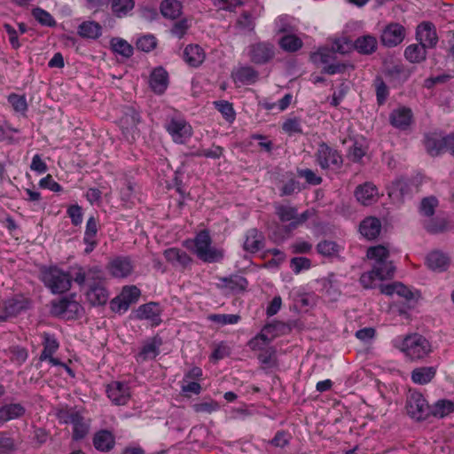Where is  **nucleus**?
<instances>
[{"label": "nucleus", "instance_id": "1", "mask_svg": "<svg viewBox=\"0 0 454 454\" xmlns=\"http://www.w3.org/2000/svg\"><path fill=\"white\" fill-rule=\"evenodd\" d=\"M55 416L60 424L72 426V440L74 442L84 439L90 431L91 419L84 416L83 409L59 405L55 408Z\"/></svg>", "mask_w": 454, "mask_h": 454}, {"label": "nucleus", "instance_id": "2", "mask_svg": "<svg viewBox=\"0 0 454 454\" xmlns=\"http://www.w3.org/2000/svg\"><path fill=\"white\" fill-rule=\"evenodd\" d=\"M392 345L411 361L422 360L433 351L430 341L419 333L397 336L393 339Z\"/></svg>", "mask_w": 454, "mask_h": 454}, {"label": "nucleus", "instance_id": "3", "mask_svg": "<svg viewBox=\"0 0 454 454\" xmlns=\"http://www.w3.org/2000/svg\"><path fill=\"white\" fill-rule=\"evenodd\" d=\"M212 239L207 230L200 231L194 239L195 254L204 262H217L223 260V249L211 246Z\"/></svg>", "mask_w": 454, "mask_h": 454}, {"label": "nucleus", "instance_id": "4", "mask_svg": "<svg viewBox=\"0 0 454 454\" xmlns=\"http://www.w3.org/2000/svg\"><path fill=\"white\" fill-rule=\"evenodd\" d=\"M42 281L52 294H63L70 289L72 284L70 274L56 266L42 270Z\"/></svg>", "mask_w": 454, "mask_h": 454}, {"label": "nucleus", "instance_id": "5", "mask_svg": "<svg viewBox=\"0 0 454 454\" xmlns=\"http://www.w3.org/2000/svg\"><path fill=\"white\" fill-rule=\"evenodd\" d=\"M316 162L322 169H340L343 164L341 154L326 143H320L315 153Z\"/></svg>", "mask_w": 454, "mask_h": 454}, {"label": "nucleus", "instance_id": "6", "mask_svg": "<svg viewBox=\"0 0 454 454\" xmlns=\"http://www.w3.org/2000/svg\"><path fill=\"white\" fill-rule=\"evenodd\" d=\"M335 51L329 48H321L310 56L314 64L324 66L323 72L327 74H340L346 69V65L335 61Z\"/></svg>", "mask_w": 454, "mask_h": 454}, {"label": "nucleus", "instance_id": "7", "mask_svg": "<svg viewBox=\"0 0 454 454\" xmlns=\"http://www.w3.org/2000/svg\"><path fill=\"white\" fill-rule=\"evenodd\" d=\"M408 415L418 421L425 420L430 416V406L424 395L417 391L410 392L406 399Z\"/></svg>", "mask_w": 454, "mask_h": 454}, {"label": "nucleus", "instance_id": "8", "mask_svg": "<svg viewBox=\"0 0 454 454\" xmlns=\"http://www.w3.org/2000/svg\"><path fill=\"white\" fill-rule=\"evenodd\" d=\"M165 128L176 144H184L193 133L192 126L182 117L170 118Z\"/></svg>", "mask_w": 454, "mask_h": 454}, {"label": "nucleus", "instance_id": "9", "mask_svg": "<svg viewBox=\"0 0 454 454\" xmlns=\"http://www.w3.org/2000/svg\"><path fill=\"white\" fill-rule=\"evenodd\" d=\"M105 273L99 266L79 267L74 278L78 286L86 285L88 288L105 283Z\"/></svg>", "mask_w": 454, "mask_h": 454}, {"label": "nucleus", "instance_id": "10", "mask_svg": "<svg viewBox=\"0 0 454 454\" xmlns=\"http://www.w3.org/2000/svg\"><path fill=\"white\" fill-rule=\"evenodd\" d=\"M366 256L372 262V267H377L379 270L386 268L388 273L394 275L395 268L389 260V251L386 247L381 245L371 247L367 249Z\"/></svg>", "mask_w": 454, "mask_h": 454}, {"label": "nucleus", "instance_id": "11", "mask_svg": "<svg viewBox=\"0 0 454 454\" xmlns=\"http://www.w3.org/2000/svg\"><path fill=\"white\" fill-rule=\"evenodd\" d=\"M250 60L258 65L270 61L275 56L274 45L269 42H259L247 47Z\"/></svg>", "mask_w": 454, "mask_h": 454}, {"label": "nucleus", "instance_id": "12", "mask_svg": "<svg viewBox=\"0 0 454 454\" xmlns=\"http://www.w3.org/2000/svg\"><path fill=\"white\" fill-rule=\"evenodd\" d=\"M82 307L79 302L69 299L62 298L58 301H53L51 305V314L62 318L71 319L79 316Z\"/></svg>", "mask_w": 454, "mask_h": 454}, {"label": "nucleus", "instance_id": "13", "mask_svg": "<svg viewBox=\"0 0 454 454\" xmlns=\"http://www.w3.org/2000/svg\"><path fill=\"white\" fill-rule=\"evenodd\" d=\"M106 392L114 405H126L131 397L130 387L127 382L112 381L106 386Z\"/></svg>", "mask_w": 454, "mask_h": 454}, {"label": "nucleus", "instance_id": "14", "mask_svg": "<svg viewBox=\"0 0 454 454\" xmlns=\"http://www.w3.org/2000/svg\"><path fill=\"white\" fill-rule=\"evenodd\" d=\"M141 295V291L136 286H126L119 296L112 301L113 309L127 311L131 304L136 303Z\"/></svg>", "mask_w": 454, "mask_h": 454}, {"label": "nucleus", "instance_id": "15", "mask_svg": "<svg viewBox=\"0 0 454 454\" xmlns=\"http://www.w3.org/2000/svg\"><path fill=\"white\" fill-rule=\"evenodd\" d=\"M134 262L129 256H116L107 264L106 269L115 278H126L134 271Z\"/></svg>", "mask_w": 454, "mask_h": 454}, {"label": "nucleus", "instance_id": "16", "mask_svg": "<svg viewBox=\"0 0 454 454\" xmlns=\"http://www.w3.org/2000/svg\"><path fill=\"white\" fill-rule=\"evenodd\" d=\"M162 309L158 302L150 301L140 305L135 312V317L139 320H147L153 326L161 324Z\"/></svg>", "mask_w": 454, "mask_h": 454}, {"label": "nucleus", "instance_id": "17", "mask_svg": "<svg viewBox=\"0 0 454 454\" xmlns=\"http://www.w3.org/2000/svg\"><path fill=\"white\" fill-rule=\"evenodd\" d=\"M416 39L426 49H433L438 43V35L434 25L429 21L420 23L416 28Z\"/></svg>", "mask_w": 454, "mask_h": 454}, {"label": "nucleus", "instance_id": "18", "mask_svg": "<svg viewBox=\"0 0 454 454\" xmlns=\"http://www.w3.org/2000/svg\"><path fill=\"white\" fill-rule=\"evenodd\" d=\"M405 37V28L399 23H390L385 27L380 40L384 46L395 47L400 44Z\"/></svg>", "mask_w": 454, "mask_h": 454}, {"label": "nucleus", "instance_id": "19", "mask_svg": "<svg viewBox=\"0 0 454 454\" xmlns=\"http://www.w3.org/2000/svg\"><path fill=\"white\" fill-rule=\"evenodd\" d=\"M393 274L387 272L386 268L379 270L377 267H372V270L364 272L360 276V284L365 289H372L377 286L378 282L393 278Z\"/></svg>", "mask_w": 454, "mask_h": 454}, {"label": "nucleus", "instance_id": "20", "mask_svg": "<svg viewBox=\"0 0 454 454\" xmlns=\"http://www.w3.org/2000/svg\"><path fill=\"white\" fill-rule=\"evenodd\" d=\"M28 307V301L23 297L10 298L0 303V309L4 311L9 319L17 317Z\"/></svg>", "mask_w": 454, "mask_h": 454}, {"label": "nucleus", "instance_id": "21", "mask_svg": "<svg viewBox=\"0 0 454 454\" xmlns=\"http://www.w3.org/2000/svg\"><path fill=\"white\" fill-rule=\"evenodd\" d=\"M94 448L100 452H109L115 446V436L106 429L96 432L92 438Z\"/></svg>", "mask_w": 454, "mask_h": 454}, {"label": "nucleus", "instance_id": "22", "mask_svg": "<svg viewBox=\"0 0 454 454\" xmlns=\"http://www.w3.org/2000/svg\"><path fill=\"white\" fill-rule=\"evenodd\" d=\"M356 200L363 205H371L379 197L378 188L371 182H365L356 187L355 191Z\"/></svg>", "mask_w": 454, "mask_h": 454}, {"label": "nucleus", "instance_id": "23", "mask_svg": "<svg viewBox=\"0 0 454 454\" xmlns=\"http://www.w3.org/2000/svg\"><path fill=\"white\" fill-rule=\"evenodd\" d=\"M425 146L430 155L437 156L446 152V136L430 133L425 137Z\"/></svg>", "mask_w": 454, "mask_h": 454}, {"label": "nucleus", "instance_id": "24", "mask_svg": "<svg viewBox=\"0 0 454 454\" xmlns=\"http://www.w3.org/2000/svg\"><path fill=\"white\" fill-rule=\"evenodd\" d=\"M389 121L395 128L406 129L411 123L412 112L410 108L399 107L391 112Z\"/></svg>", "mask_w": 454, "mask_h": 454}, {"label": "nucleus", "instance_id": "25", "mask_svg": "<svg viewBox=\"0 0 454 454\" xmlns=\"http://www.w3.org/2000/svg\"><path fill=\"white\" fill-rule=\"evenodd\" d=\"M264 247V236L257 229H250L246 233L243 248L248 253L255 254Z\"/></svg>", "mask_w": 454, "mask_h": 454}, {"label": "nucleus", "instance_id": "26", "mask_svg": "<svg viewBox=\"0 0 454 454\" xmlns=\"http://www.w3.org/2000/svg\"><path fill=\"white\" fill-rule=\"evenodd\" d=\"M140 122L139 113L132 106H125L123 109V115L120 120V125L122 133L127 136L130 130L137 128Z\"/></svg>", "mask_w": 454, "mask_h": 454}, {"label": "nucleus", "instance_id": "27", "mask_svg": "<svg viewBox=\"0 0 454 454\" xmlns=\"http://www.w3.org/2000/svg\"><path fill=\"white\" fill-rule=\"evenodd\" d=\"M163 254L165 259L175 267L185 268L192 262L189 254L180 248H168Z\"/></svg>", "mask_w": 454, "mask_h": 454}, {"label": "nucleus", "instance_id": "28", "mask_svg": "<svg viewBox=\"0 0 454 454\" xmlns=\"http://www.w3.org/2000/svg\"><path fill=\"white\" fill-rule=\"evenodd\" d=\"M204 50L198 44H189L184 48V59L192 67H200L205 60Z\"/></svg>", "mask_w": 454, "mask_h": 454}, {"label": "nucleus", "instance_id": "29", "mask_svg": "<svg viewBox=\"0 0 454 454\" xmlns=\"http://www.w3.org/2000/svg\"><path fill=\"white\" fill-rule=\"evenodd\" d=\"M426 263L430 270L442 272L447 270L450 258L441 251H433L427 255Z\"/></svg>", "mask_w": 454, "mask_h": 454}, {"label": "nucleus", "instance_id": "30", "mask_svg": "<svg viewBox=\"0 0 454 454\" xmlns=\"http://www.w3.org/2000/svg\"><path fill=\"white\" fill-rule=\"evenodd\" d=\"M151 89L157 94L163 93L168 83V75L167 71L162 67L155 68L149 80Z\"/></svg>", "mask_w": 454, "mask_h": 454}, {"label": "nucleus", "instance_id": "31", "mask_svg": "<svg viewBox=\"0 0 454 454\" xmlns=\"http://www.w3.org/2000/svg\"><path fill=\"white\" fill-rule=\"evenodd\" d=\"M109 297L105 283L91 286L86 292V298L92 306H100L106 303Z\"/></svg>", "mask_w": 454, "mask_h": 454}, {"label": "nucleus", "instance_id": "32", "mask_svg": "<svg viewBox=\"0 0 454 454\" xmlns=\"http://www.w3.org/2000/svg\"><path fill=\"white\" fill-rule=\"evenodd\" d=\"M381 223L376 217H366L359 225L360 233L368 239H376L380 232Z\"/></svg>", "mask_w": 454, "mask_h": 454}, {"label": "nucleus", "instance_id": "33", "mask_svg": "<svg viewBox=\"0 0 454 454\" xmlns=\"http://www.w3.org/2000/svg\"><path fill=\"white\" fill-rule=\"evenodd\" d=\"M232 78L236 83L252 84L256 82L258 73L252 67H240L232 72Z\"/></svg>", "mask_w": 454, "mask_h": 454}, {"label": "nucleus", "instance_id": "34", "mask_svg": "<svg viewBox=\"0 0 454 454\" xmlns=\"http://www.w3.org/2000/svg\"><path fill=\"white\" fill-rule=\"evenodd\" d=\"M77 33L82 38L98 39L102 35V27L93 20L83 21L78 26Z\"/></svg>", "mask_w": 454, "mask_h": 454}, {"label": "nucleus", "instance_id": "35", "mask_svg": "<svg viewBox=\"0 0 454 454\" xmlns=\"http://www.w3.org/2000/svg\"><path fill=\"white\" fill-rule=\"evenodd\" d=\"M43 350L39 356L40 361H46L47 357L54 355L59 348V343L54 334L50 333H43Z\"/></svg>", "mask_w": 454, "mask_h": 454}, {"label": "nucleus", "instance_id": "36", "mask_svg": "<svg viewBox=\"0 0 454 454\" xmlns=\"http://www.w3.org/2000/svg\"><path fill=\"white\" fill-rule=\"evenodd\" d=\"M436 369L434 366H424L414 369L411 372V380L419 385L429 383L435 376Z\"/></svg>", "mask_w": 454, "mask_h": 454}, {"label": "nucleus", "instance_id": "37", "mask_svg": "<svg viewBox=\"0 0 454 454\" xmlns=\"http://www.w3.org/2000/svg\"><path fill=\"white\" fill-rule=\"evenodd\" d=\"M25 413V408L20 403H10L0 407V423L18 419Z\"/></svg>", "mask_w": 454, "mask_h": 454}, {"label": "nucleus", "instance_id": "38", "mask_svg": "<svg viewBox=\"0 0 454 454\" xmlns=\"http://www.w3.org/2000/svg\"><path fill=\"white\" fill-rule=\"evenodd\" d=\"M161 345L160 340L153 339L146 342L137 356V362H145L155 358L159 355V348Z\"/></svg>", "mask_w": 454, "mask_h": 454}, {"label": "nucleus", "instance_id": "39", "mask_svg": "<svg viewBox=\"0 0 454 454\" xmlns=\"http://www.w3.org/2000/svg\"><path fill=\"white\" fill-rule=\"evenodd\" d=\"M377 39L370 35L358 37L354 43L356 50L362 54H372L377 49Z\"/></svg>", "mask_w": 454, "mask_h": 454}, {"label": "nucleus", "instance_id": "40", "mask_svg": "<svg viewBox=\"0 0 454 454\" xmlns=\"http://www.w3.org/2000/svg\"><path fill=\"white\" fill-rule=\"evenodd\" d=\"M405 59L411 63H420L427 58V49L419 43H413L406 47Z\"/></svg>", "mask_w": 454, "mask_h": 454}, {"label": "nucleus", "instance_id": "41", "mask_svg": "<svg viewBox=\"0 0 454 454\" xmlns=\"http://www.w3.org/2000/svg\"><path fill=\"white\" fill-rule=\"evenodd\" d=\"M430 409V415L442 419L454 411V403L450 400L440 399Z\"/></svg>", "mask_w": 454, "mask_h": 454}, {"label": "nucleus", "instance_id": "42", "mask_svg": "<svg viewBox=\"0 0 454 454\" xmlns=\"http://www.w3.org/2000/svg\"><path fill=\"white\" fill-rule=\"evenodd\" d=\"M160 12L165 18L175 20L182 13V4L177 0H164L160 4Z\"/></svg>", "mask_w": 454, "mask_h": 454}, {"label": "nucleus", "instance_id": "43", "mask_svg": "<svg viewBox=\"0 0 454 454\" xmlns=\"http://www.w3.org/2000/svg\"><path fill=\"white\" fill-rule=\"evenodd\" d=\"M221 282L223 284L224 287L237 293L246 290L248 286L247 278L240 275H231L230 277L222 278Z\"/></svg>", "mask_w": 454, "mask_h": 454}, {"label": "nucleus", "instance_id": "44", "mask_svg": "<svg viewBox=\"0 0 454 454\" xmlns=\"http://www.w3.org/2000/svg\"><path fill=\"white\" fill-rule=\"evenodd\" d=\"M269 326H265L261 333L255 335L253 339H251L248 342V347L253 351H262L269 348H270V343L271 339L267 336L265 332L269 329Z\"/></svg>", "mask_w": 454, "mask_h": 454}, {"label": "nucleus", "instance_id": "45", "mask_svg": "<svg viewBox=\"0 0 454 454\" xmlns=\"http://www.w3.org/2000/svg\"><path fill=\"white\" fill-rule=\"evenodd\" d=\"M135 7V0H111L112 12L117 18H123Z\"/></svg>", "mask_w": 454, "mask_h": 454}, {"label": "nucleus", "instance_id": "46", "mask_svg": "<svg viewBox=\"0 0 454 454\" xmlns=\"http://www.w3.org/2000/svg\"><path fill=\"white\" fill-rule=\"evenodd\" d=\"M275 213L282 223H294L297 218V208L290 205H276Z\"/></svg>", "mask_w": 454, "mask_h": 454}, {"label": "nucleus", "instance_id": "47", "mask_svg": "<svg viewBox=\"0 0 454 454\" xmlns=\"http://www.w3.org/2000/svg\"><path fill=\"white\" fill-rule=\"evenodd\" d=\"M110 46L114 53H117L124 58H129L133 54V47L122 38H112L110 41Z\"/></svg>", "mask_w": 454, "mask_h": 454}, {"label": "nucleus", "instance_id": "48", "mask_svg": "<svg viewBox=\"0 0 454 454\" xmlns=\"http://www.w3.org/2000/svg\"><path fill=\"white\" fill-rule=\"evenodd\" d=\"M279 45L285 51L294 52L302 47L303 43L294 35H286L280 38Z\"/></svg>", "mask_w": 454, "mask_h": 454}, {"label": "nucleus", "instance_id": "49", "mask_svg": "<svg viewBox=\"0 0 454 454\" xmlns=\"http://www.w3.org/2000/svg\"><path fill=\"white\" fill-rule=\"evenodd\" d=\"M317 251L323 256L334 257L339 254L340 246L331 240H323L317 245Z\"/></svg>", "mask_w": 454, "mask_h": 454}, {"label": "nucleus", "instance_id": "50", "mask_svg": "<svg viewBox=\"0 0 454 454\" xmlns=\"http://www.w3.org/2000/svg\"><path fill=\"white\" fill-rule=\"evenodd\" d=\"M32 15L42 26L53 27L56 26V20L53 16L47 11L35 7L32 10Z\"/></svg>", "mask_w": 454, "mask_h": 454}, {"label": "nucleus", "instance_id": "51", "mask_svg": "<svg viewBox=\"0 0 454 454\" xmlns=\"http://www.w3.org/2000/svg\"><path fill=\"white\" fill-rule=\"evenodd\" d=\"M207 318L220 326L235 325L240 320V317L236 314H211Z\"/></svg>", "mask_w": 454, "mask_h": 454}, {"label": "nucleus", "instance_id": "52", "mask_svg": "<svg viewBox=\"0 0 454 454\" xmlns=\"http://www.w3.org/2000/svg\"><path fill=\"white\" fill-rule=\"evenodd\" d=\"M17 450L15 440L6 432H0V454H13Z\"/></svg>", "mask_w": 454, "mask_h": 454}, {"label": "nucleus", "instance_id": "53", "mask_svg": "<svg viewBox=\"0 0 454 454\" xmlns=\"http://www.w3.org/2000/svg\"><path fill=\"white\" fill-rule=\"evenodd\" d=\"M410 192L408 182L404 178L395 179L388 189L389 196L404 197Z\"/></svg>", "mask_w": 454, "mask_h": 454}, {"label": "nucleus", "instance_id": "54", "mask_svg": "<svg viewBox=\"0 0 454 454\" xmlns=\"http://www.w3.org/2000/svg\"><path fill=\"white\" fill-rule=\"evenodd\" d=\"M263 368H272L277 364L276 349L270 347L260 351L257 356Z\"/></svg>", "mask_w": 454, "mask_h": 454}, {"label": "nucleus", "instance_id": "55", "mask_svg": "<svg viewBox=\"0 0 454 454\" xmlns=\"http://www.w3.org/2000/svg\"><path fill=\"white\" fill-rule=\"evenodd\" d=\"M9 353L11 354V360L12 363L17 364L18 366L22 365L28 357V353L27 348L20 346H12L9 348Z\"/></svg>", "mask_w": 454, "mask_h": 454}, {"label": "nucleus", "instance_id": "56", "mask_svg": "<svg viewBox=\"0 0 454 454\" xmlns=\"http://www.w3.org/2000/svg\"><path fill=\"white\" fill-rule=\"evenodd\" d=\"M374 86L376 90L377 102L381 106L386 102L389 95L388 88L383 79L379 76L374 80Z\"/></svg>", "mask_w": 454, "mask_h": 454}, {"label": "nucleus", "instance_id": "57", "mask_svg": "<svg viewBox=\"0 0 454 454\" xmlns=\"http://www.w3.org/2000/svg\"><path fill=\"white\" fill-rule=\"evenodd\" d=\"M438 206V200L435 197L424 198L419 206V211L423 215L432 216L434 214L435 207Z\"/></svg>", "mask_w": 454, "mask_h": 454}, {"label": "nucleus", "instance_id": "58", "mask_svg": "<svg viewBox=\"0 0 454 454\" xmlns=\"http://www.w3.org/2000/svg\"><path fill=\"white\" fill-rule=\"evenodd\" d=\"M157 45L156 38L152 35H147L141 36L137 41V47L138 50H141L145 52H149L153 51Z\"/></svg>", "mask_w": 454, "mask_h": 454}, {"label": "nucleus", "instance_id": "59", "mask_svg": "<svg viewBox=\"0 0 454 454\" xmlns=\"http://www.w3.org/2000/svg\"><path fill=\"white\" fill-rule=\"evenodd\" d=\"M283 130L288 135L302 133L301 121L298 118H289L282 125Z\"/></svg>", "mask_w": 454, "mask_h": 454}, {"label": "nucleus", "instance_id": "60", "mask_svg": "<svg viewBox=\"0 0 454 454\" xmlns=\"http://www.w3.org/2000/svg\"><path fill=\"white\" fill-rule=\"evenodd\" d=\"M216 109L224 116L227 121H233L235 118V112L232 105L228 101L222 100L215 102Z\"/></svg>", "mask_w": 454, "mask_h": 454}, {"label": "nucleus", "instance_id": "61", "mask_svg": "<svg viewBox=\"0 0 454 454\" xmlns=\"http://www.w3.org/2000/svg\"><path fill=\"white\" fill-rule=\"evenodd\" d=\"M365 153L366 150L363 145L356 141L349 148L348 157L354 162H360Z\"/></svg>", "mask_w": 454, "mask_h": 454}, {"label": "nucleus", "instance_id": "62", "mask_svg": "<svg viewBox=\"0 0 454 454\" xmlns=\"http://www.w3.org/2000/svg\"><path fill=\"white\" fill-rule=\"evenodd\" d=\"M298 175L305 178L306 182L309 184L318 185L322 183V177L316 175V173L309 168L299 169Z\"/></svg>", "mask_w": 454, "mask_h": 454}, {"label": "nucleus", "instance_id": "63", "mask_svg": "<svg viewBox=\"0 0 454 454\" xmlns=\"http://www.w3.org/2000/svg\"><path fill=\"white\" fill-rule=\"evenodd\" d=\"M310 265V260L306 257H294L291 260V267L296 274L303 270L309 269Z\"/></svg>", "mask_w": 454, "mask_h": 454}, {"label": "nucleus", "instance_id": "64", "mask_svg": "<svg viewBox=\"0 0 454 454\" xmlns=\"http://www.w3.org/2000/svg\"><path fill=\"white\" fill-rule=\"evenodd\" d=\"M290 442V436L288 433L284 430L278 431L274 437L270 440V444L275 447L284 448L288 445Z\"/></svg>", "mask_w": 454, "mask_h": 454}]
</instances>
